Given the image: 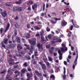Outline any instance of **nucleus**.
<instances>
[{
	"mask_svg": "<svg viewBox=\"0 0 80 80\" xmlns=\"http://www.w3.org/2000/svg\"><path fill=\"white\" fill-rule=\"evenodd\" d=\"M37 39L35 38H32L31 40L29 39L28 41L31 45H35L36 44Z\"/></svg>",
	"mask_w": 80,
	"mask_h": 80,
	"instance_id": "f257e3e1",
	"label": "nucleus"
},
{
	"mask_svg": "<svg viewBox=\"0 0 80 80\" xmlns=\"http://www.w3.org/2000/svg\"><path fill=\"white\" fill-rule=\"evenodd\" d=\"M7 72V70L5 69L3 71H1V75H2V77L1 78V80H3L4 79V77L5 76Z\"/></svg>",
	"mask_w": 80,
	"mask_h": 80,
	"instance_id": "f03ea898",
	"label": "nucleus"
},
{
	"mask_svg": "<svg viewBox=\"0 0 80 80\" xmlns=\"http://www.w3.org/2000/svg\"><path fill=\"white\" fill-rule=\"evenodd\" d=\"M38 63L40 64L41 66L42 69L43 70H46V67L45 64H43V63L42 62H39Z\"/></svg>",
	"mask_w": 80,
	"mask_h": 80,
	"instance_id": "7ed1b4c3",
	"label": "nucleus"
},
{
	"mask_svg": "<svg viewBox=\"0 0 80 80\" xmlns=\"http://www.w3.org/2000/svg\"><path fill=\"white\" fill-rule=\"evenodd\" d=\"M9 64L10 65H13L15 64V62H14V59L10 58L9 60Z\"/></svg>",
	"mask_w": 80,
	"mask_h": 80,
	"instance_id": "20e7f679",
	"label": "nucleus"
},
{
	"mask_svg": "<svg viewBox=\"0 0 80 80\" xmlns=\"http://www.w3.org/2000/svg\"><path fill=\"white\" fill-rule=\"evenodd\" d=\"M76 53H77V56L76 57V58L74 62V63L75 64V65H77V60L78 58V51L77 50H76Z\"/></svg>",
	"mask_w": 80,
	"mask_h": 80,
	"instance_id": "39448f33",
	"label": "nucleus"
},
{
	"mask_svg": "<svg viewBox=\"0 0 80 80\" xmlns=\"http://www.w3.org/2000/svg\"><path fill=\"white\" fill-rule=\"evenodd\" d=\"M58 53L59 55V60H62V52L59 49L58 50Z\"/></svg>",
	"mask_w": 80,
	"mask_h": 80,
	"instance_id": "423d86ee",
	"label": "nucleus"
},
{
	"mask_svg": "<svg viewBox=\"0 0 80 80\" xmlns=\"http://www.w3.org/2000/svg\"><path fill=\"white\" fill-rule=\"evenodd\" d=\"M33 76V74L32 72H30V73L29 72L27 73L26 76L28 78H30L32 77Z\"/></svg>",
	"mask_w": 80,
	"mask_h": 80,
	"instance_id": "0eeeda50",
	"label": "nucleus"
},
{
	"mask_svg": "<svg viewBox=\"0 0 80 80\" xmlns=\"http://www.w3.org/2000/svg\"><path fill=\"white\" fill-rule=\"evenodd\" d=\"M1 14L2 15V16L4 18H5V16L7 15V12L5 11V10L3 11V12H2L1 13Z\"/></svg>",
	"mask_w": 80,
	"mask_h": 80,
	"instance_id": "6e6552de",
	"label": "nucleus"
},
{
	"mask_svg": "<svg viewBox=\"0 0 80 80\" xmlns=\"http://www.w3.org/2000/svg\"><path fill=\"white\" fill-rule=\"evenodd\" d=\"M35 73L37 76H40V77H42V75L41 73H39L38 71H35Z\"/></svg>",
	"mask_w": 80,
	"mask_h": 80,
	"instance_id": "1a4fd4ad",
	"label": "nucleus"
},
{
	"mask_svg": "<svg viewBox=\"0 0 80 80\" xmlns=\"http://www.w3.org/2000/svg\"><path fill=\"white\" fill-rule=\"evenodd\" d=\"M37 47L38 48V49H40L41 48L42 50H43V45L42 44L38 43L37 44Z\"/></svg>",
	"mask_w": 80,
	"mask_h": 80,
	"instance_id": "9d476101",
	"label": "nucleus"
},
{
	"mask_svg": "<svg viewBox=\"0 0 80 80\" xmlns=\"http://www.w3.org/2000/svg\"><path fill=\"white\" fill-rule=\"evenodd\" d=\"M67 24V22L65 20H62L61 22V25L63 26H65Z\"/></svg>",
	"mask_w": 80,
	"mask_h": 80,
	"instance_id": "9b49d317",
	"label": "nucleus"
},
{
	"mask_svg": "<svg viewBox=\"0 0 80 80\" xmlns=\"http://www.w3.org/2000/svg\"><path fill=\"white\" fill-rule=\"evenodd\" d=\"M41 41L42 43H44L47 42L46 40L43 37H42L41 38Z\"/></svg>",
	"mask_w": 80,
	"mask_h": 80,
	"instance_id": "f8f14e48",
	"label": "nucleus"
},
{
	"mask_svg": "<svg viewBox=\"0 0 80 80\" xmlns=\"http://www.w3.org/2000/svg\"><path fill=\"white\" fill-rule=\"evenodd\" d=\"M17 47H18V50H22L23 48L22 46H21V45L20 44H18Z\"/></svg>",
	"mask_w": 80,
	"mask_h": 80,
	"instance_id": "ddd939ff",
	"label": "nucleus"
},
{
	"mask_svg": "<svg viewBox=\"0 0 80 80\" xmlns=\"http://www.w3.org/2000/svg\"><path fill=\"white\" fill-rule=\"evenodd\" d=\"M10 26V24L9 23L8 24V25H7V26H6V29H5V30H4V32H6L7 31H8Z\"/></svg>",
	"mask_w": 80,
	"mask_h": 80,
	"instance_id": "4468645a",
	"label": "nucleus"
},
{
	"mask_svg": "<svg viewBox=\"0 0 80 80\" xmlns=\"http://www.w3.org/2000/svg\"><path fill=\"white\" fill-rule=\"evenodd\" d=\"M25 72H28L26 69L25 68H23L21 70V72L23 73H25Z\"/></svg>",
	"mask_w": 80,
	"mask_h": 80,
	"instance_id": "2eb2a0df",
	"label": "nucleus"
},
{
	"mask_svg": "<svg viewBox=\"0 0 80 80\" xmlns=\"http://www.w3.org/2000/svg\"><path fill=\"white\" fill-rule=\"evenodd\" d=\"M14 27L17 28H18L19 27L18 24L16 22H14Z\"/></svg>",
	"mask_w": 80,
	"mask_h": 80,
	"instance_id": "dca6fc26",
	"label": "nucleus"
},
{
	"mask_svg": "<svg viewBox=\"0 0 80 80\" xmlns=\"http://www.w3.org/2000/svg\"><path fill=\"white\" fill-rule=\"evenodd\" d=\"M38 7V5L37 4H34L32 6V8L33 10L35 9V8H37Z\"/></svg>",
	"mask_w": 80,
	"mask_h": 80,
	"instance_id": "f3484780",
	"label": "nucleus"
},
{
	"mask_svg": "<svg viewBox=\"0 0 80 80\" xmlns=\"http://www.w3.org/2000/svg\"><path fill=\"white\" fill-rule=\"evenodd\" d=\"M11 71V68H9L8 71V73H9V75H12L13 74V72L12 71Z\"/></svg>",
	"mask_w": 80,
	"mask_h": 80,
	"instance_id": "a211bd4d",
	"label": "nucleus"
},
{
	"mask_svg": "<svg viewBox=\"0 0 80 80\" xmlns=\"http://www.w3.org/2000/svg\"><path fill=\"white\" fill-rule=\"evenodd\" d=\"M15 47V44L11 43L10 44V47L11 48H14Z\"/></svg>",
	"mask_w": 80,
	"mask_h": 80,
	"instance_id": "6ab92c4d",
	"label": "nucleus"
},
{
	"mask_svg": "<svg viewBox=\"0 0 80 80\" xmlns=\"http://www.w3.org/2000/svg\"><path fill=\"white\" fill-rule=\"evenodd\" d=\"M8 40V38H5V39H4V40H3V42H4L5 45H7Z\"/></svg>",
	"mask_w": 80,
	"mask_h": 80,
	"instance_id": "aec40b11",
	"label": "nucleus"
},
{
	"mask_svg": "<svg viewBox=\"0 0 80 80\" xmlns=\"http://www.w3.org/2000/svg\"><path fill=\"white\" fill-rule=\"evenodd\" d=\"M16 39H17V41H18V43L21 42V38L20 37H17L16 38Z\"/></svg>",
	"mask_w": 80,
	"mask_h": 80,
	"instance_id": "412c9836",
	"label": "nucleus"
},
{
	"mask_svg": "<svg viewBox=\"0 0 80 80\" xmlns=\"http://www.w3.org/2000/svg\"><path fill=\"white\" fill-rule=\"evenodd\" d=\"M23 9V7H18V10L19 11H21Z\"/></svg>",
	"mask_w": 80,
	"mask_h": 80,
	"instance_id": "4be33fe9",
	"label": "nucleus"
},
{
	"mask_svg": "<svg viewBox=\"0 0 80 80\" xmlns=\"http://www.w3.org/2000/svg\"><path fill=\"white\" fill-rule=\"evenodd\" d=\"M48 61H49V62H52V61L53 60V58L50 57H48Z\"/></svg>",
	"mask_w": 80,
	"mask_h": 80,
	"instance_id": "5701e85b",
	"label": "nucleus"
},
{
	"mask_svg": "<svg viewBox=\"0 0 80 80\" xmlns=\"http://www.w3.org/2000/svg\"><path fill=\"white\" fill-rule=\"evenodd\" d=\"M33 28L34 29H36L37 30H39L41 29V28H40L38 27L37 26H34L33 27Z\"/></svg>",
	"mask_w": 80,
	"mask_h": 80,
	"instance_id": "b1692460",
	"label": "nucleus"
},
{
	"mask_svg": "<svg viewBox=\"0 0 80 80\" xmlns=\"http://www.w3.org/2000/svg\"><path fill=\"white\" fill-rule=\"evenodd\" d=\"M34 55L35 57H36V56H39V54H38V51H35L34 52Z\"/></svg>",
	"mask_w": 80,
	"mask_h": 80,
	"instance_id": "393cba45",
	"label": "nucleus"
},
{
	"mask_svg": "<svg viewBox=\"0 0 80 80\" xmlns=\"http://www.w3.org/2000/svg\"><path fill=\"white\" fill-rule=\"evenodd\" d=\"M50 78H52L53 80H54L55 79V77L53 74H51L50 76Z\"/></svg>",
	"mask_w": 80,
	"mask_h": 80,
	"instance_id": "a878e982",
	"label": "nucleus"
},
{
	"mask_svg": "<svg viewBox=\"0 0 80 80\" xmlns=\"http://www.w3.org/2000/svg\"><path fill=\"white\" fill-rule=\"evenodd\" d=\"M73 26L75 28H79V26L77 24H74V23H73Z\"/></svg>",
	"mask_w": 80,
	"mask_h": 80,
	"instance_id": "bb28decb",
	"label": "nucleus"
},
{
	"mask_svg": "<svg viewBox=\"0 0 80 80\" xmlns=\"http://www.w3.org/2000/svg\"><path fill=\"white\" fill-rule=\"evenodd\" d=\"M14 73H18V75H20V72L18 71H16L14 72Z\"/></svg>",
	"mask_w": 80,
	"mask_h": 80,
	"instance_id": "cd10ccee",
	"label": "nucleus"
},
{
	"mask_svg": "<svg viewBox=\"0 0 80 80\" xmlns=\"http://www.w3.org/2000/svg\"><path fill=\"white\" fill-rule=\"evenodd\" d=\"M43 60L45 63H46L48 61V59L47 58H46L45 59V58H43Z\"/></svg>",
	"mask_w": 80,
	"mask_h": 80,
	"instance_id": "c85d7f7f",
	"label": "nucleus"
},
{
	"mask_svg": "<svg viewBox=\"0 0 80 80\" xmlns=\"http://www.w3.org/2000/svg\"><path fill=\"white\" fill-rule=\"evenodd\" d=\"M18 34V31L17 30V29H15L14 30V36H16Z\"/></svg>",
	"mask_w": 80,
	"mask_h": 80,
	"instance_id": "c756f323",
	"label": "nucleus"
},
{
	"mask_svg": "<svg viewBox=\"0 0 80 80\" xmlns=\"http://www.w3.org/2000/svg\"><path fill=\"white\" fill-rule=\"evenodd\" d=\"M56 42V41H55L54 40H52L51 41V44L52 45H53V44H55V43Z\"/></svg>",
	"mask_w": 80,
	"mask_h": 80,
	"instance_id": "7c9ffc66",
	"label": "nucleus"
},
{
	"mask_svg": "<svg viewBox=\"0 0 80 80\" xmlns=\"http://www.w3.org/2000/svg\"><path fill=\"white\" fill-rule=\"evenodd\" d=\"M23 65L24 66V67H27L28 66V63L27 62H26L24 63L23 64Z\"/></svg>",
	"mask_w": 80,
	"mask_h": 80,
	"instance_id": "2f4dec72",
	"label": "nucleus"
},
{
	"mask_svg": "<svg viewBox=\"0 0 80 80\" xmlns=\"http://www.w3.org/2000/svg\"><path fill=\"white\" fill-rule=\"evenodd\" d=\"M39 16H37L36 18H34L33 19L34 21H37V19H39Z\"/></svg>",
	"mask_w": 80,
	"mask_h": 80,
	"instance_id": "473e14b6",
	"label": "nucleus"
},
{
	"mask_svg": "<svg viewBox=\"0 0 80 80\" xmlns=\"http://www.w3.org/2000/svg\"><path fill=\"white\" fill-rule=\"evenodd\" d=\"M17 10H18V8H17L16 7H14V8H13V11L15 12V11H16Z\"/></svg>",
	"mask_w": 80,
	"mask_h": 80,
	"instance_id": "72a5a7b5",
	"label": "nucleus"
},
{
	"mask_svg": "<svg viewBox=\"0 0 80 80\" xmlns=\"http://www.w3.org/2000/svg\"><path fill=\"white\" fill-rule=\"evenodd\" d=\"M49 53H50V54H53V51L51 49H49Z\"/></svg>",
	"mask_w": 80,
	"mask_h": 80,
	"instance_id": "f704fd0d",
	"label": "nucleus"
},
{
	"mask_svg": "<svg viewBox=\"0 0 80 80\" xmlns=\"http://www.w3.org/2000/svg\"><path fill=\"white\" fill-rule=\"evenodd\" d=\"M26 58L28 60H31V58L29 56H26Z\"/></svg>",
	"mask_w": 80,
	"mask_h": 80,
	"instance_id": "c9c22d12",
	"label": "nucleus"
},
{
	"mask_svg": "<svg viewBox=\"0 0 80 80\" xmlns=\"http://www.w3.org/2000/svg\"><path fill=\"white\" fill-rule=\"evenodd\" d=\"M28 4L30 5H32L33 4V2L32 1H30L28 2Z\"/></svg>",
	"mask_w": 80,
	"mask_h": 80,
	"instance_id": "e433bc0d",
	"label": "nucleus"
},
{
	"mask_svg": "<svg viewBox=\"0 0 80 80\" xmlns=\"http://www.w3.org/2000/svg\"><path fill=\"white\" fill-rule=\"evenodd\" d=\"M34 80H38V77L36 76V75L35 74H34Z\"/></svg>",
	"mask_w": 80,
	"mask_h": 80,
	"instance_id": "4c0bfd02",
	"label": "nucleus"
},
{
	"mask_svg": "<svg viewBox=\"0 0 80 80\" xmlns=\"http://www.w3.org/2000/svg\"><path fill=\"white\" fill-rule=\"evenodd\" d=\"M48 38L49 39H51L52 38V35L51 34H49L48 35Z\"/></svg>",
	"mask_w": 80,
	"mask_h": 80,
	"instance_id": "58836bf2",
	"label": "nucleus"
},
{
	"mask_svg": "<svg viewBox=\"0 0 80 80\" xmlns=\"http://www.w3.org/2000/svg\"><path fill=\"white\" fill-rule=\"evenodd\" d=\"M45 63L46 65L48 67H49L50 66V64L48 62H46Z\"/></svg>",
	"mask_w": 80,
	"mask_h": 80,
	"instance_id": "ea45409f",
	"label": "nucleus"
},
{
	"mask_svg": "<svg viewBox=\"0 0 80 80\" xmlns=\"http://www.w3.org/2000/svg\"><path fill=\"white\" fill-rule=\"evenodd\" d=\"M27 71L28 72H30L32 71V70L30 67H29L27 68Z\"/></svg>",
	"mask_w": 80,
	"mask_h": 80,
	"instance_id": "a19ab883",
	"label": "nucleus"
},
{
	"mask_svg": "<svg viewBox=\"0 0 80 80\" xmlns=\"http://www.w3.org/2000/svg\"><path fill=\"white\" fill-rule=\"evenodd\" d=\"M63 74L64 75H65L66 72V68L65 67H63Z\"/></svg>",
	"mask_w": 80,
	"mask_h": 80,
	"instance_id": "79ce46f5",
	"label": "nucleus"
},
{
	"mask_svg": "<svg viewBox=\"0 0 80 80\" xmlns=\"http://www.w3.org/2000/svg\"><path fill=\"white\" fill-rule=\"evenodd\" d=\"M52 14L53 16H57V14L56 13L54 12H52Z\"/></svg>",
	"mask_w": 80,
	"mask_h": 80,
	"instance_id": "37998d69",
	"label": "nucleus"
},
{
	"mask_svg": "<svg viewBox=\"0 0 80 80\" xmlns=\"http://www.w3.org/2000/svg\"><path fill=\"white\" fill-rule=\"evenodd\" d=\"M8 3H9L8 2V3H5V5L8 6H10L11 5V4H8Z\"/></svg>",
	"mask_w": 80,
	"mask_h": 80,
	"instance_id": "c03bdc74",
	"label": "nucleus"
},
{
	"mask_svg": "<svg viewBox=\"0 0 80 80\" xmlns=\"http://www.w3.org/2000/svg\"><path fill=\"white\" fill-rule=\"evenodd\" d=\"M62 39H60L59 40H58L56 41V42H62Z\"/></svg>",
	"mask_w": 80,
	"mask_h": 80,
	"instance_id": "a18cd8bd",
	"label": "nucleus"
},
{
	"mask_svg": "<svg viewBox=\"0 0 80 80\" xmlns=\"http://www.w3.org/2000/svg\"><path fill=\"white\" fill-rule=\"evenodd\" d=\"M1 43L2 44V47H3V48H6L5 45H4V44H3L2 42H1Z\"/></svg>",
	"mask_w": 80,
	"mask_h": 80,
	"instance_id": "49530a36",
	"label": "nucleus"
},
{
	"mask_svg": "<svg viewBox=\"0 0 80 80\" xmlns=\"http://www.w3.org/2000/svg\"><path fill=\"white\" fill-rule=\"evenodd\" d=\"M18 53H16V56H17V57H21L22 56V55L20 54H17Z\"/></svg>",
	"mask_w": 80,
	"mask_h": 80,
	"instance_id": "de8ad7c7",
	"label": "nucleus"
},
{
	"mask_svg": "<svg viewBox=\"0 0 80 80\" xmlns=\"http://www.w3.org/2000/svg\"><path fill=\"white\" fill-rule=\"evenodd\" d=\"M60 50L62 52H64L65 51V49L63 48H61Z\"/></svg>",
	"mask_w": 80,
	"mask_h": 80,
	"instance_id": "09e8293b",
	"label": "nucleus"
},
{
	"mask_svg": "<svg viewBox=\"0 0 80 80\" xmlns=\"http://www.w3.org/2000/svg\"><path fill=\"white\" fill-rule=\"evenodd\" d=\"M46 31L48 32L50 31V28H48V27H47L46 28Z\"/></svg>",
	"mask_w": 80,
	"mask_h": 80,
	"instance_id": "8fccbe9b",
	"label": "nucleus"
},
{
	"mask_svg": "<svg viewBox=\"0 0 80 80\" xmlns=\"http://www.w3.org/2000/svg\"><path fill=\"white\" fill-rule=\"evenodd\" d=\"M18 65H14L13 66L14 68H18Z\"/></svg>",
	"mask_w": 80,
	"mask_h": 80,
	"instance_id": "3c124183",
	"label": "nucleus"
},
{
	"mask_svg": "<svg viewBox=\"0 0 80 80\" xmlns=\"http://www.w3.org/2000/svg\"><path fill=\"white\" fill-rule=\"evenodd\" d=\"M62 78L64 80H65L66 78V75L65 74L63 75L62 76Z\"/></svg>",
	"mask_w": 80,
	"mask_h": 80,
	"instance_id": "603ef678",
	"label": "nucleus"
},
{
	"mask_svg": "<svg viewBox=\"0 0 80 80\" xmlns=\"http://www.w3.org/2000/svg\"><path fill=\"white\" fill-rule=\"evenodd\" d=\"M15 3L16 4H20L22 3V2H18L17 1L16 2V3Z\"/></svg>",
	"mask_w": 80,
	"mask_h": 80,
	"instance_id": "864d4df0",
	"label": "nucleus"
},
{
	"mask_svg": "<svg viewBox=\"0 0 80 80\" xmlns=\"http://www.w3.org/2000/svg\"><path fill=\"white\" fill-rule=\"evenodd\" d=\"M21 40H22V42H25V40L24 39L22 38V39H21Z\"/></svg>",
	"mask_w": 80,
	"mask_h": 80,
	"instance_id": "5fc2aeb1",
	"label": "nucleus"
},
{
	"mask_svg": "<svg viewBox=\"0 0 80 80\" xmlns=\"http://www.w3.org/2000/svg\"><path fill=\"white\" fill-rule=\"evenodd\" d=\"M27 28L28 29H29L30 28V24H28L27 25Z\"/></svg>",
	"mask_w": 80,
	"mask_h": 80,
	"instance_id": "6e6d98bb",
	"label": "nucleus"
},
{
	"mask_svg": "<svg viewBox=\"0 0 80 80\" xmlns=\"http://www.w3.org/2000/svg\"><path fill=\"white\" fill-rule=\"evenodd\" d=\"M35 37H40V35H39V34L38 33L35 34Z\"/></svg>",
	"mask_w": 80,
	"mask_h": 80,
	"instance_id": "4d7b16f0",
	"label": "nucleus"
},
{
	"mask_svg": "<svg viewBox=\"0 0 80 80\" xmlns=\"http://www.w3.org/2000/svg\"><path fill=\"white\" fill-rule=\"evenodd\" d=\"M28 11H31V8L30 6H29L28 8Z\"/></svg>",
	"mask_w": 80,
	"mask_h": 80,
	"instance_id": "13d9d810",
	"label": "nucleus"
},
{
	"mask_svg": "<svg viewBox=\"0 0 80 80\" xmlns=\"http://www.w3.org/2000/svg\"><path fill=\"white\" fill-rule=\"evenodd\" d=\"M44 13H42L40 14L41 16L43 17L44 16Z\"/></svg>",
	"mask_w": 80,
	"mask_h": 80,
	"instance_id": "bf43d9fd",
	"label": "nucleus"
},
{
	"mask_svg": "<svg viewBox=\"0 0 80 80\" xmlns=\"http://www.w3.org/2000/svg\"><path fill=\"white\" fill-rule=\"evenodd\" d=\"M2 31H3V28H2L0 29V33H2Z\"/></svg>",
	"mask_w": 80,
	"mask_h": 80,
	"instance_id": "052dcab7",
	"label": "nucleus"
},
{
	"mask_svg": "<svg viewBox=\"0 0 80 80\" xmlns=\"http://www.w3.org/2000/svg\"><path fill=\"white\" fill-rule=\"evenodd\" d=\"M62 46L63 48H65V47H66V46L64 44H62Z\"/></svg>",
	"mask_w": 80,
	"mask_h": 80,
	"instance_id": "680f3d73",
	"label": "nucleus"
},
{
	"mask_svg": "<svg viewBox=\"0 0 80 80\" xmlns=\"http://www.w3.org/2000/svg\"><path fill=\"white\" fill-rule=\"evenodd\" d=\"M63 63H64V65H67V62L66 61H64V62H63Z\"/></svg>",
	"mask_w": 80,
	"mask_h": 80,
	"instance_id": "e2e57ef3",
	"label": "nucleus"
},
{
	"mask_svg": "<svg viewBox=\"0 0 80 80\" xmlns=\"http://www.w3.org/2000/svg\"><path fill=\"white\" fill-rule=\"evenodd\" d=\"M24 76V73H21V77H22L23 76Z\"/></svg>",
	"mask_w": 80,
	"mask_h": 80,
	"instance_id": "0e129e2a",
	"label": "nucleus"
},
{
	"mask_svg": "<svg viewBox=\"0 0 80 80\" xmlns=\"http://www.w3.org/2000/svg\"><path fill=\"white\" fill-rule=\"evenodd\" d=\"M73 28V25L71 26L70 28V30H72Z\"/></svg>",
	"mask_w": 80,
	"mask_h": 80,
	"instance_id": "69168bd1",
	"label": "nucleus"
},
{
	"mask_svg": "<svg viewBox=\"0 0 80 80\" xmlns=\"http://www.w3.org/2000/svg\"><path fill=\"white\" fill-rule=\"evenodd\" d=\"M48 7H49V4L47 3L46 4V8H48Z\"/></svg>",
	"mask_w": 80,
	"mask_h": 80,
	"instance_id": "338daca9",
	"label": "nucleus"
},
{
	"mask_svg": "<svg viewBox=\"0 0 80 80\" xmlns=\"http://www.w3.org/2000/svg\"><path fill=\"white\" fill-rule=\"evenodd\" d=\"M18 16H16V18H14V19H15V20H18Z\"/></svg>",
	"mask_w": 80,
	"mask_h": 80,
	"instance_id": "774afa93",
	"label": "nucleus"
}]
</instances>
